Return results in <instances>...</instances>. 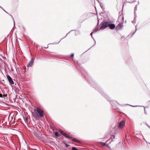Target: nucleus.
Returning <instances> with one entry per match:
<instances>
[{
	"label": "nucleus",
	"mask_w": 150,
	"mask_h": 150,
	"mask_svg": "<svg viewBox=\"0 0 150 150\" xmlns=\"http://www.w3.org/2000/svg\"><path fill=\"white\" fill-rule=\"evenodd\" d=\"M32 115L34 117H42L44 116V113L40 108H37L32 113Z\"/></svg>",
	"instance_id": "f257e3e1"
},
{
	"label": "nucleus",
	"mask_w": 150,
	"mask_h": 150,
	"mask_svg": "<svg viewBox=\"0 0 150 150\" xmlns=\"http://www.w3.org/2000/svg\"><path fill=\"white\" fill-rule=\"evenodd\" d=\"M108 21L102 23L100 29H103L108 26Z\"/></svg>",
	"instance_id": "f03ea898"
},
{
	"label": "nucleus",
	"mask_w": 150,
	"mask_h": 150,
	"mask_svg": "<svg viewBox=\"0 0 150 150\" xmlns=\"http://www.w3.org/2000/svg\"><path fill=\"white\" fill-rule=\"evenodd\" d=\"M125 123V121L124 120H122L120 123L118 128L119 129L122 128L124 126Z\"/></svg>",
	"instance_id": "7ed1b4c3"
},
{
	"label": "nucleus",
	"mask_w": 150,
	"mask_h": 150,
	"mask_svg": "<svg viewBox=\"0 0 150 150\" xmlns=\"http://www.w3.org/2000/svg\"><path fill=\"white\" fill-rule=\"evenodd\" d=\"M6 76L7 79L10 83L11 84L13 85L14 84V82L13 81L12 78L10 76Z\"/></svg>",
	"instance_id": "20e7f679"
},
{
	"label": "nucleus",
	"mask_w": 150,
	"mask_h": 150,
	"mask_svg": "<svg viewBox=\"0 0 150 150\" xmlns=\"http://www.w3.org/2000/svg\"><path fill=\"white\" fill-rule=\"evenodd\" d=\"M109 23H108V26L111 29H114L115 27V25L111 23L110 21H108Z\"/></svg>",
	"instance_id": "39448f33"
},
{
	"label": "nucleus",
	"mask_w": 150,
	"mask_h": 150,
	"mask_svg": "<svg viewBox=\"0 0 150 150\" xmlns=\"http://www.w3.org/2000/svg\"><path fill=\"white\" fill-rule=\"evenodd\" d=\"M34 59L33 58H32L30 60L27 65L28 67H31L33 65L34 62Z\"/></svg>",
	"instance_id": "423d86ee"
},
{
	"label": "nucleus",
	"mask_w": 150,
	"mask_h": 150,
	"mask_svg": "<svg viewBox=\"0 0 150 150\" xmlns=\"http://www.w3.org/2000/svg\"><path fill=\"white\" fill-rule=\"evenodd\" d=\"M123 26V24L122 23H119L116 26V29L118 30H121Z\"/></svg>",
	"instance_id": "0eeeda50"
},
{
	"label": "nucleus",
	"mask_w": 150,
	"mask_h": 150,
	"mask_svg": "<svg viewBox=\"0 0 150 150\" xmlns=\"http://www.w3.org/2000/svg\"><path fill=\"white\" fill-rule=\"evenodd\" d=\"M72 140L73 141L75 142H76L80 143H81V142L80 141H79L78 139L75 138H73L72 139Z\"/></svg>",
	"instance_id": "6e6552de"
},
{
	"label": "nucleus",
	"mask_w": 150,
	"mask_h": 150,
	"mask_svg": "<svg viewBox=\"0 0 150 150\" xmlns=\"http://www.w3.org/2000/svg\"><path fill=\"white\" fill-rule=\"evenodd\" d=\"M64 136L66 137L67 138H71L69 136L68 134H67V133H65L64 134Z\"/></svg>",
	"instance_id": "1a4fd4ad"
},
{
	"label": "nucleus",
	"mask_w": 150,
	"mask_h": 150,
	"mask_svg": "<svg viewBox=\"0 0 150 150\" xmlns=\"http://www.w3.org/2000/svg\"><path fill=\"white\" fill-rule=\"evenodd\" d=\"M59 131L61 134H62L63 135H64V134L65 133L64 132H63V131H62L61 130H59Z\"/></svg>",
	"instance_id": "9d476101"
},
{
	"label": "nucleus",
	"mask_w": 150,
	"mask_h": 150,
	"mask_svg": "<svg viewBox=\"0 0 150 150\" xmlns=\"http://www.w3.org/2000/svg\"><path fill=\"white\" fill-rule=\"evenodd\" d=\"M55 135L57 137H59V134L57 132H55Z\"/></svg>",
	"instance_id": "9b49d317"
},
{
	"label": "nucleus",
	"mask_w": 150,
	"mask_h": 150,
	"mask_svg": "<svg viewBox=\"0 0 150 150\" xmlns=\"http://www.w3.org/2000/svg\"><path fill=\"white\" fill-rule=\"evenodd\" d=\"M24 120L25 122H26L28 120V118L26 117H23Z\"/></svg>",
	"instance_id": "f8f14e48"
},
{
	"label": "nucleus",
	"mask_w": 150,
	"mask_h": 150,
	"mask_svg": "<svg viewBox=\"0 0 150 150\" xmlns=\"http://www.w3.org/2000/svg\"><path fill=\"white\" fill-rule=\"evenodd\" d=\"M72 150H79L76 147H73L72 148Z\"/></svg>",
	"instance_id": "ddd939ff"
},
{
	"label": "nucleus",
	"mask_w": 150,
	"mask_h": 150,
	"mask_svg": "<svg viewBox=\"0 0 150 150\" xmlns=\"http://www.w3.org/2000/svg\"><path fill=\"white\" fill-rule=\"evenodd\" d=\"M3 95L1 94L0 93V97L3 98Z\"/></svg>",
	"instance_id": "4468645a"
},
{
	"label": "nucleus",
	"mask_w": 150,
	"mask_h": 150,
	"mask_svg": "<svg viewBox=\"0 0 150 150\" xmlns=\"http://www.w3.org/2000/svg\"><path fill=\"white\" fill-rule=\"evenodd\" d=\"M74 54H72L71 56V57H74Z\"/></svg>",
	"instance_id": "2eb2a0df"
},
{
	"label": "nucleus",
	"mask_w": 150,
	"mask_h": 150,
	"mask_svg": "<svg viewBox=\"0 0 150 150\" xmlns=\"http://www.w3.org/2000/svg\"><path fill=\"white\" fill-rule=\"evenodd\" d=\"M101 144H103V145H105V143L103 142H101Z\"/></svg>",
	"instance_id": "dca6fc26"
},
{
	"label": "nucleus",
	"mask_w": 150,
	"mask_h": 150,
	"mask_svg": "<svg viewBox=\"0 0 150 150\" xmlns=\"http://www.w3.org/2000/svg\"><path fill=\"white\" fill-rule=\"evenodd\" d=\"M6 96H7L6 94L4 95H3V98H5V97Z\"/></svg>",
	"instance_id": "f3484780"
},
{
	"label": "nucleus",
	"mask_w": 150,
	"mask_h": 150,
	"mask_svg": "<svg viewBox=\"0 0 150 150\" xmlns=\"http://www.w3.org/2000/svg\"><path fill=\"white\" fill-rule=\"evenodd\" d=\"M69 144H66V147H67L68 146H69Z\"/></svg>",
	"instance_id": "a211bd4d"
},
{
	"label": "nucleus",
	"mask_w": 150,
	"mask_h": 150,
	"mask_svg": "<svg viewBox=\"0 0 150 150\" xmlns=\"http://www.w3.org/2000/svg\"><path fill=\"white\" fill-rule=\"evenodd\" d=\"M147 126L150 129V127L148 125H147Z\"/></svg>",
	"instance_id": "6ab92c4d"
},
{
	"label": "nucleus",
	"mask_w": 150,
	"mask_h": 150,
	"mask_svg": "<svg viewBox=\"0 0 150 150\" xmlns=\"http://www.w3.org/2000/svg\"><path fill=\"white\" fill-rule=\"evenodd\" d=\"M144 111L145 113V114H146V112L145 111V109L144 110Z\"/></svg>",
	"instance_id": "aec40b11"
},
{
	"label": "nucleus",
	"mask_w": 150,
	"mask_h": 150,
	"mask_svg": "<svg viewBox=\"0 0 150 150\" xmlns=\"http://www.w3.org/2000/svg\"><path fill=\"white\" fill-rule=\"evenodd\" d=\"M112 137H113L114 138H115V136H114V135H112Z\"/></svg>",
	"instance_id": "412c9836"
},
{
	"label": "nucleus",
	"mask_w": 150,
	"mask_h": 150,
	"mask_svg": "<svg viewBox=\"0 0 150 150\" xmlns=\"http://www.w3.org/2000/svg\"><path fill=\"white\" fill-rule=\"evenodd\" d=\"M132 106L133 107H136V106Z\"/></svg>",
	"instance_id": "4be33fe9"
}]
</instances>
